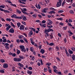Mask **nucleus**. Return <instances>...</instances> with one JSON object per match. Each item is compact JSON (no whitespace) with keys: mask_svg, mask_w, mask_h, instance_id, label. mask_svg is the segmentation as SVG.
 <instances>
[{"mask_svg":"<svg viewBox=\"0 0 75 75\" xmlns=\"http://www.w3.org/2000/svg\"><path fill=\"white\" fill-rule=\"evenodd\" d=\"M68 24L69 25V26H70V27H72V25H71V23H68Z\"/></svg>","mask_w":75,"mask_h":75,"instance_id":"obj_57","label":"nucleus"},{"mask_svg":"<svg viewBox=\"0 0 75 75\" xmlns=\"http://www.w3.org/2000/svg\"><path fill=\"white\" fill-rule=\"evenodd\" d=\"M50 10H54V11H56V9H54V8H50Z\"/></svg>","mask_w":75,"mask_h":75,"instance_id":"obj_33","label":"nucleus"},{"mask_svg":"<svg viewBox=\"0 0 75 75\" xmlns=\"http://www.w3.org/2000/svg\"><path fill=\"white\" fill-rule=\"evenodd\" d=\"M73 59V60H75V55L73 54L71 57Z\"/></svg>","mask_w":75,"mask_h":75,"instance_id":"obj_12","label":"nucleus"},{"mask_svg":"<svg viewBox=\"0 0 75 75\" xmlns=\"http://www.w3.org/2000/svg\"><path fill=\"white\" fill-rule=\"evenodd\" d=\"M19 57L20 58H21V59H24V58H25L24 57H23V56L22 57L21 55H20L19 56Z\"/></svg>","mask_w":75,"mask_h":75,"instance_id":"obj_36","label":"nucleus"},{"mask_svg":"<svg viewBox=\"0 0 75 75\" xmlns=\"http://www.w3.org/2000/svg\"><path fill=\"white\" fill-rule=\"evenodd\" d=\"M23 21H26L27 20V18H26V17H24L23 18Z\"/></svg>","mask_w":75,"mask_h":75,"instance_id":"obj_39","label":"nucleus"},{"mask_svg":"<svg viewBox=\"0 0 75 75\" xmlns=\"http://www.w3.org/2000/svg\"><path fill=\"white\" fill-rule=\"evenodd\" d=\"M63 28L64 29V30H67V26L64 27H63Z\"/></svg>","mask_w":75,"mask_h":75,"instance_id":"obj_56","label":"nucleus"},{"mask_svg":"<svg viewBox=\"0 0 75 75\" xmlns=\"http://www.w3.org/2000/svg\"><path fill=\"white\" fill-rule=\"evenodd\" d=\"M38 16L39 17V18H42V17L41 16V15H39L38 14Z\"/></svg>","mask_w":75,"mask_h":75,"instance_id":"obj_54","label":"nucleus"},{"mask_svg":"<svg viewBox=\"0 0 75 75\" xmlns=\"http://www.w3.org/2000/svg\"><path fill=\"white\" fill-rule=\"evenodd\" d=\"M21 30H24V26L23 25H21L20 27Z\"/></svg>","mask_w":75,"mask_h":75,"instance_id":"obj_4","label":"nucleus"},{"mask_svg":"<svg viewBox=\"0 0 75 75\" xmlns=\"http://www.w3.org/2000/svg\"><path fill=\"white\" fill-rule=\"evenodd\" d=\"M58 74L59 75H61V74H62V73H61V72L59 71L58 72Z\"/></svg>","mask_w":75,"mask_h":75,"instance_id":"obj_59","label":"nucleus"},{"mask_svg":"<svg viewBox=\"0 0 75 75\" xmlns=\"http://www.w3.org/2000/svg\"><path fill=\"white\" fill-rule=\"evenodd\" d=\"M63 12H64V11L63 10H60L58 11L59 13H63Z\"/></svg>","mask_w":75,"mask_h":75,"instance_id":"obj_24","label":"nucleus"},{"mask_svg":"<svg viewBox=\"0 0 75 75\" xmlns=\"http://www.w3.org/2000/svg\"><path fill=\"white\" fill-rule=\"evenodd\" d=\"M68 33L69 34H73V33H72L71 32V31H69Z\"/></svg>","mask_w":75,"mask_h":75,"instance_id":"obj_51","label":"nucleus"},{"mask_svg":"<svg viewBox=\"0 0 75 75\" xmlns=\"http://www.w3.org/2000/svg\"><path fill=\"white\" fill-rule=\"evenodd\" d=\"M23 16H21L20 17L17 16V18H18V19H22L23 18Z\"/></svg>","mask_w":75,"mask_h":75,"instance_id":"obj_14","label":"nucleus"},{"mask_svg":"<svg viewBox=\"0 0 75 75\" xmlns=\"http://www.w3.org/2000/svg\"><path fill=\"white\" fill-rule=\"evenodd\" d=\"M17 25L18 27H20V26L21 25V23H17Z\"/></svg>","mask_w":75,"mask_h":75,"instance_id":"obj_31","label":"nucleus"},{"mask_svg":"<svg viewBox=\"0 0 75 75\" xmlns=\"http://www.w3.org/2000/svg\"><path fill=\"white\" fill-rule=\"evenodd\" d=\"M48 8H45L43 9V13H47V10H48Z\"/></svg>","mask_w":75,"mask_h":75,"instance_id":"obj_16","label":"nucleus"},{"mask_svg":"<svg viewBox=\"0 0 75 75\" xmlns=\"http://www.w3.org/2000/svg\"><path fill=\"white\" fill-rule=\"evenodd\" d=\"M20 41L21 43H23L24 42V40L23 39H21L20 40Z\"/></svg>","mask_w":75,"mask_h":75,"instance_id":"obj_40","label":"nucleus"},{"mask_svg":"<svg viewBox=\"0 0 75 75\" xmlns=\"http://www.w3.org/2000/svg\"><path fill=\"white\" fill-rule=\"evenodd\" d=\"M54 44L53 43H50V44H49V45H50L51 46H52V45H54Z\"/></svg>","mask_w":75,"mask_h":75,"instance_id":"obj_35","label":"nucleus"},{"mask_svg":"<svg viewBox=\"0 0 75 75\" xmlns=\"http://www.w3.org/2000/svg\"><path fill=\"white\" fill-rule=\"evenodd\" d=\"M59 25L62 26L64 25V23H62L60 22L59 23Z\"/></svg>","mask_w":75,"mask_h":75,"instance_id":"obj_55","label":"nucleus"},{"mask_svg":"<svg viewBox=\"0 0 75 75\" xmlns=\"http://www.w3.org/2000/svg\"><path fill=\"white\" fill-rule=\"evenodd\" d=\"M11 28V26L9 25L8 27L6 28V31H8V30H9V28Z\"/></svg>","mask_w":75,"mask_h":75,"instance_id":"obj_15","label":"nucleus"},{"mask_svg":"<svg viewBox=\"0 0 75 75\" xmlns=\"http://www.w3.org/2000/svg\"><path fill=\"white\" fill-rule=\"evenodd\" d=\"M32 17H33L34 18H36L37 17V15H32Z\"/></svg>","mask_w":75,"mask_h":75,"instance_id":"obj_37","label":"nucleus"},{"mask_svg":"<svg viewBox=\"0 0 75 75\" xmlns=\"http://www.w3.org/2000/svg\"><path fill=\"white\" fill-rule=\"evenodd\" d=\"M23 24L25 25H26V23H25L24 21H22L21 22Z\"/></svg>","mask_w":75,"mask_h":75,"instance_id":"obj_30","label":"nucleus"},{"mask_svg":"<svg viewBox=\"0 0 75 75\" xmlns=\"http://www.w3.org/2000/svg\"><path fill=\"white\" fill-rule=\"evenodd\" d=\"M64 4H65V2L64 1L63 3L62 4V6L64 7Z\"/></svg>","mask_w":75,"mask_h":75,"instance_id":"obj_53","label":"nucleus"},{"mask_svg":"<svg viewBox=\"0 0 75 75\" xmlns=\"http://www.w3.org/2000/svg\"><path fill=\"white\" fill-rule=\"evenodd\" d=\"M22 34H23V35H25L26 37H27V34H26V33H23Z\"/></svg>","mask_w":75,"mask_h":75,"instance_id":"obj_63","label":"nucleus"},{"mask_svg":"<svg viewBox=\"0 0 75 75\" xmlns=\"http://www.w3.org/2000/svg\"><path fill=\"white\" fill-rule=\"evenodd\" d=\"M0 72L1 73H4V71L3 70L1 69L0 70Z\"/></svg>","mask_w":75,"mask_h":75,"instance_id":"obj_28","label":"nucleus"},{"mask_svg":"<svg viewBox=\"0 0 75 75\" xmlns=\"http://www.w3.org/2000/svg\"><path fill=\"white\" fill-rule=\"evenodd\" d=\"M17 54L19 55V54L20 53V51L18 50L17 49Z\"/></svg>","mask_w":75,"mask_h":75,"instance_id":"obj_20","label":"nucleus"},{"mask_svg":"<svg viewBox=\"0 0 75 75\" xmlns=\"http://www.w3.org/2000/svg\"><path fill=\"white\" fill-rule=\"evenodd\" d=\"M3 42H7V39H4L3 40Z\"/></svg>","mask_w":75,"mask_h":75,"instance_id":"obj_32","label":"nucleus"},{"mask_svg":"<svg viewBox=\"0 0 75 75\" xmlns=\"http://www.w3.org/2000/svg\"><path fill=\"white\" fill-rule=\"evenodd\" d=\"M27 73L28 74H30V75H31L33 72L31 71H30L29 70L28 71Z\"/></svg>","mask_w":75,"mask_h":75,"instance_id":"obj_13","label":"nucleus"},{"mask_svg":"<svg viewBox=\"0 0 75 75\" xmlns=\"http://www.w3.org/2000/svg\"><path fill=\"white\" fill-rule=\"evenodd\" d=\"M11 25H12V26H13V27L14 28H15V27H16V26H15L13 24V23L12 22H11Z\"/></svg>","mask_w":75,"mask_h":75,"instance_id":"obj_22","label":"nucleus"},{"mask_svg":"<svg viewBox=\"0 0 75 75\" xmlns=\"http://www.w3.org/2000/svg\"><path fill=\"white\" fill-rule=\"evenodd\" d=\"M48 71L49 72V73H51L52 70H51V69H48Z\"/></svg>","mask_w":75,"mask_h":75,"instance_id":"obj_50","label":"nucleus"},{"mask_svg":"<svg viewBox=\"0 0 75 75\" xmlns=\"http://www.w3.org/2000/svg\"><path fill=\"white\" fill-rule=\"evenodd\" d=\"M64 72L65 74H67V73H68V70H66V71H64Z\"/></svg>","mask_w":75,"mask_h":75,"instance_id":"obj_61","label":"nucleus"},{"mask_svg":"<svg viewBox=\"0 0 75 75\" xmlns=\"http://www.w3.org/2000/svg\"><path fill=\"white\" fill-rule=\"evenodd\" d=\"M6 20L7 21H11V19L9 18H7L6 19Z\"/></svg>","mask_w":75,"mask_h":75,"instance_id":"obj_45","label":"nucleus"},{"mask_svg":"<svg viewBox=\"0 0 75 75\" xmlns=\"http://www.w3.org/2000/svg\"><path fill=\"white\" fill-rule=\"evenodd\" d=\"M46 65H48V66H50V65H51V63L50 62H48L46 63Z\"/></svg>","mask_w":75,"mask_h":75,"instance_id":"obj_29","label":"nucleus"},{"mask_svg":"<svg viewBox=\"0 0 75 75\" xmlns=\"http://www.w3.org/2000/svg\"><path fill=\"white\" fill-rule=\"evenodd\" d=\"M33 34V31L32 30H31L30 32V33H29V35H32Z\"/></svg>","mask_w":75,"mask_h":75,"instance_id":"obj_19","label":"nucleus"},{"mask_svg":"<svg viewBox=\"0 0 75 75\" xmlns=\"http://www.w3.org/2000/svg\"><path fill=\"white\" fill-rule=\"evenodd\" d=\"M57 59L59 61H61V59H60L59 58H57Z\"/></svg>","mask_w":75,"mask_h":75,"instance_id":"obj_64","label":"nucleus"},{"mask_svg":"<svg viewBox=\"0 0 75 75\" xmlns=\"http://www.w3.org/2000/svg\"><path fill=\"white\" fill-rule=\"evenodd\" d=\"M8 47H9L8 46H5V47L7 50H8V49H9V48Z\"/></svg>","mask_w":75,"mask_h":75,"instance_id":"obj_46","label":"nucleus"},{"mask_svg":"<svg viewBox=\"0 0 75 75\" xmlns=\"http://www.w3.org/2000/svg\"><path fill=\"white\" fill-rule=\"evenodd\" d=\"M0 11H4V10L1 8H0Z\"/></svg>","mask_w":75,"mask_h":75,"instance_id":"obj_62","label":"nucleus"},{"mask_svg":"<svg viewBox=\"0 0 75 75\" xmlns=\"http://www.w3.org/2000/svg\"><path fill=\"white\" fill-rule=\"evenodd\" d=\"M49 32H50V31H49V29H45L44 30V33L45 34L48 33H49Z\"/></svg>","mask_w":75,"mask_h":75,"instance_id":"obj_7","label":"nucleus"},{"mask_svg":"<svg viewBox=\"0 0 75 75\" xmlns=\"http://www.w3.org/2000/svg\"><path fill=\"white\" fill-rule=\"evenodd\" d=\"M40 52H41L42 54H44L45 52V50L43 49H41L40 50Z\"/></svg>","mask_w":75,"mask_h":75,"instance_id":"obj_9","label":"nucleus"},{"mask_svg":"<svg viewBox=\"0 0 75 75\" xmlns=\"http://www.w3.org/2000/svg\"><path fill=\"white\" fill-rule=\"evenodd\" d=\"M4 7H5V6H0V7H1V8H4Z\"/></svg>","mask_w":75,"mask_h":75,"instance_id":"obj_52","label":"nucleus"},{"mask_svg":"<svg viewBox=\"0 0 75 75\" xmlns=\"http://www.w3.org/2000/svg\"><path fill=\"white\" fill-rule=\"evenodd\" d=\"M47 71H48V69H47V68H44V71H45V72H47Z\"/></svg>","mask_w":75,"mask_h":75,"instance_id":"obj_38","label":"nucleus"},{"mask_svg":"<svg viewBox=\"0 0 75 75\" xmlns=\"http://www.w3.org/2000/svg\"><path fill=\"white\" fill-rule=\"evenodd\" d=\"M23 13L24 14H26V15H28V13H27V12L25 11H24V12H23Z\"/></svg>","mask_w":75,"mask_h":75,"instance_id":"obj_42","label":"nucleus"},{"mask_svg":"<svg viewBox=\"0 0 75 75\" xmlns=\"http://www.w3.org/2000/svg\"><path fill=\"white\" fill-rule=\"evenodd\" d=\"M5 45H6V46H8L9 44L7 43H5L4 45V46H5Z\"/></svg>","mask_w":75,"mask_h":75,"instance_id":"obj_41","label":"nucleus"},{"mask_svg":"<svg viewBox=\"0 0 75 75\" xmlns=\"http://www.w3.org/2000/svg\"><path fill=\"white\" fill-rule=\"evenodd\" d=\"M16 42L18 43H19L20 42V40L19 39H18L16 40Z\"/></svg>","mask_w":75,"mask_h":75,"instance_id":"obj_44","label":"nucleus"},{"mask_svg":"<svg viewBox=\"0 0 75 75\" xmlns=\"http://www.w3.org/2000/svg\"><path fill=\"white\" fill-rule=\"evenodd\" d=\"M11 6H14V7H17L16 5L14 4H11Z\"/></svg>","mask_w":75,"mask_h":75,"instance_id":"obj_48","label":"nucleus"},{"mask_svg":"<svg viewBox=\"0 0 75 75\" xmlns=\"http://www.w3.org/2000/svg\"><path fill=\"white\" fill-rule=\"evenodd\" d=\"M23 40L25 41L26 43H27L28 42V41H27V39H26L25 38H23Z\"/></svg>","mask_w":75,"mask_h":75,"instance_id":"obj_21","label":"nucleus"},{"mask_svg":"<svg viewBox=\"0 0 75 75\" xmlns=\"http://www.w3.org/2000/svg\"><path fill=\"white\" fill-rule=\"evenodd\" d=\"M18 64L21 67H24V65L21 63H18Z\"/></svg>","mask_w":75,"mask_h":75,"instance_id":"obj_11","label":"nucleus"},{"mask_svg":"<svg viewBox=\"0 0 75 75\" xmlns=\"http://www.w3.org/2000/svg\"><path fill=\"white\" fill-rule=\"evenodd\" d=\"M0 62L2 63L4 62H5V60L3 59H1L0 60Z\"/></svg>","mask_w":75,"mask_h":75,"instance_id":"obj_23","label":"nucleus"},{"mask_svg":"<svg viewBox=\"0 0 75 75\" xmlns=\"http://www.w3.org/2000/svg\"><path fill=\"white\" fill-rule=\"evenodd\" d=\"M46 23V21L45 20H43L42 21V24H45Z\"/></svg>","mask_w":75,"mask_h":75,"instance_id":"obj_43","label":"nucleus"},{"mask_svg":"<svg viewBox=\"0 0 75 75\" xmlns=\"http://www.w3.org/2000/svg\"><path fill=\"white\" fill-rule=\"evenodd\" d=\"M13 59L14 61H16V62H19L21 61V59H20L18 58H14Z\"/></svg>","mask_w":75,"mask_h":75,"instance_id":"obj_3","label":"nucleus"},{"mask_svg":"<svg viewBox=\"0 0 75 75\" xmlns=\"http://www.w3.org/2000/svg\"><path fill=\"white\" fill-rule=\"evenodd\" d=\"M12 18H17V16H16V15L15 14H13V15L11 16Z\"/></svg>","mask_w":75,"mask_h":75,"instance_id":"obj_8","label":"nucleus"},{"mask_svg":"<svg viewBox=\"0 0 75 75\" xmlns=\"http://www.w3.org/2000/svg\"><path fill=\"white\" fill-rule=\"evenodd\" d=\"M12 55L13 56V57H15L16 55V54L15 53H12Z\"/></svg>","mask_w":75,"mask_h":75,"instance_id":"obj_47","label":"nucleus"},{"mask_svg":"<svg viewBox=\"0 0 75 75\" xmlns=\"http://www.w3.org/2000/svg\"><path fill=\"white\" fill-rule=\"evenodd\" d=\"M38 6L39 9H40L41 8V6H40V4L38 5Z\"/></svg>","mask_w":75,"mask_h":75,"instance_id":"obj_58","label":"nucleus"},{"mask_svg":"<svg viewBox=\"0 0 75 75\" xmlns=\"http://www.w3.org/2000/svg\"><path fill=\"white\" fill-rule=\"evenodd\" d=\"M30 50L31 51H32V52H33L34 51V48L33 47H31L30 48Z\"/></svg>","mask_w":75,"mask_h":75,"instance_id":"obj_25","label":"nucleus"},{"mask_svg":"<svg viewBox=\"0 0 75 75\" xmlns=\"http://www.w3.org/2000/svg\"><path fill=\"white\" fill-rule=\"evenodd\" d=\"M48 29L49 30V32H50V31H54V30H53V29H51L50 28H49Z\"/></svg>","mask_w":75,"mask_h":75,"instance_id":"obj_27","label":"nucleus"},{"mask_svg":"<svg viewBox=\"0 0 75 75\" xmlns=\"http://www.w3.org/2000/svg\"><path fill=\"white\" fill-rule=\"evenodd\" d=\"M55 14V12L54 11H52L49 12V14Z\"/></svg>","mask_w":75,"mask_h":75,"instance_id":"obj_10","label":"nucleus"},{"mask_svg":"<svg viewBox=\"0 0 75 75\" xmlns=\"http://www.w3.org/2000/svg\"><path fill=\"white\" fill-rule=\"evenodd\" d=\"M48 21H49V23L50 24H52V23H53V22H52L51 20L50 19H48Z\"/></svg>","mask_w":75,"mask_h":75,"instance_id":"obj_18","label":"nucleus"},{"mask_svg":"<svg viewBox=\"0 0 75 75\" xmlns=\"http://www.w3.org/2000/svg\"><path fill=\"white\" fill-rule=\"evenodd\" d=\"M7 42H8V43H11V41L8 40L7 41Z\"/></svg>","mask_w":75,"mask_h":75,"instance_id":"obj_60","label":"nucleus"},{"mask_svg":"<svg viewBox=\"0 0 75 75\" xmlns=\"http://www.w3.org/2000/svg\"><path fill=\"white\" fill-rule=\"evenodd\" d=\"M9 33H14V30L13 28H11L9 31Z\"/></svg>","mask_w":75,"mask_h":75,"instance_id":"obj_6","label":"nucleus"},{"mask_svg":"<svg viewBox=\"0 0 75 75\" xmlns=\"http://www.w3.org/2000/svg\"><path fill=\"white\" fill-rule=\"evenodd\" d=\"M20 48H21V50L22 52H26V49L24 48V46H20Z\"/></svg>","mask_w":75,"mask_h":75,"instance_id":"obj_1","label":"nucleus"},{"mask_svg":"<svg viewBox=\"0 0 75 75\" xmlns=\"http://www.w3.org/2000/svg\"><path fill=\"white\" fill-rule=\"evenodd\" d=\"M28 69H30V70H32V69H33V68L31 67H29Z\"/></svg>","mask_w":75,"mask_h":75,"instance_id":"obj_49","label":"nucleus"},{"mask_svg":"<svg viewBox=\"0 0 75 75\" xmlns=\"http://www.w3.org/2000/svg\"><path fill=\"white\" fill-rule=\"evenodd\" d=\"M69 52L70 54H73V52L71 50H69Z\"/></svg>","mask_w":75,"mask_h":75,"instance_id":"obj_26","label":"nucleus"},{"mask_svg":"<svg viewBox=\"0 0 75 75\" xmlns=\"http://www.w3.org/2000/svg\"><path fill=\"white\" fill-rule=\"evenodd\" d=\"M54 71L55 73H58V71L56 69H55V70H54Z\"/></svg>","mask_w":75,"mask_h":75,"instance_id":"obj_34","label":"nucleus"},{"mask_svg":"<svg viewBox=\"0 0 75 75\" xmlns=\"http://www.w3.org/2000/svg\"><path fill=\"white\" fill-rule=\"evenodd\" d=\"M59 2H57V7H59L61 6V3H62V0H59Z\"/></svg>","mask_w":75,"mask_h":75,"instance_id":"obj_2","label":"nucleus"},{"mask_svg":"<svg viewBox=\"0 0 75 75\" xmlns=\"http://www.w3.org/2000/svg\"><path fill=\"white\" fill-rule=\"evenodd\" d=\"M8 68V64L6 63L4 64V68Z\"/></svg>","mask_w":75,"mask_h":75,"instance_id":"obj_5","label":"nucleus"},{"mask_svg":"<svg viewBox=\"0 0 75 75\" xmlns=\"http://www.w3.org/2000/svg\"><path fill=\"white\" fill-rule=\"evenodd\" d=\"M70 13L72 14H73L74 13V11L71 10L70 11Z\"/></svg>","mask_w":75,"mask_h":75,"instance_id":"obj_17","label":"nucleus"}]
</instances>
